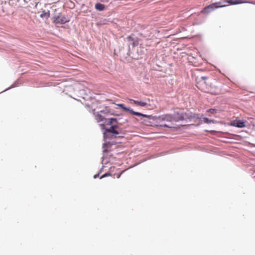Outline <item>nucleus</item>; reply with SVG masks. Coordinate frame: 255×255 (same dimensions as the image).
I'll use <instances>...</instances> for the list:
<instances>
[{"label": "nucleus", "instance_id": "1", "mask_svg": "<svg viewBox=\"0 0 255 255\" xmlns=\"http://www.w3.org/2000/svg\"><path fill=\"white\" fill-rule=\"evenodd\" d=\"M106 125L111 126L110 128H106L105 124H100L103 131L104 139H112L117 137H123L125 133L120 128L121 125L117 118H112L109 119Z\"/></svg>", "mask_w": 255, "mask_h": 255}, {"label": "nucleus", "instance_id": "2", "mask_svg": "<svg viewBox=\"0 0 255 255\" xmlns=\"http://www.w3.org/2000/svg\"><path fill=\"white\" fill-rule=\"evenodd\" d=\"M173 120H174V119H172L171 114H165L158 117L156 116V120L155 121L154 125H156V126H158L159 125V126L160 127L167 128H176V127L173 125H169L165 124H160V123L162 122L172 123L173 122Z\"/></svg>", "mask_w": 255, "mask_h": 255}, {"label": "nucleus", "instance_id": "3", "mask_svg": "<svg viewBox=\"0 0 255 255\" xmlns=\"http://www.w3.org/2000/svg\"><path fill=\"white\" fill-rule=\"evenodd\" d=\"M132 114L134 116H136L142 117L146 118L147 119V120H144V122L145 123H146V124L147 125L151 126L153 124H155L156 116L143 114L142 113L137 112H135V111H132Z\"/></svg>", "mask_w": 255, "mask_h": 255}, {"label": "nucleus", "instance_id": "4", "mask_svg": "<svg viewBox=\"0 0 255 255\" xmlns=\"http://www.w3.org/2000/svg\"><path fill=\"white\" fill-rule=\"evenodd\" d=\"M202 115L196 114L191 112H182V116L179 119L180 120L191 121L193 119H201Z\"/></svg>", "mask_w": 255, "mask_h": 255}, {"label": "nucleus", "instance_id": "5", "mask_svg": "<svg viewBox=\"0 0 255 255\" xmlns=\"http://www.w3.org/2000/svg\"><path fill=\"white\" fill-rule=\"evenodd\" d=\"M226 5L225 4H221V2H217L213 3L212 4H210L206 7H205L201 11L202 13L207 14L208 13L214 10V9L220 8V7H223L226 6Z\"/></svg>", "mask_w": 255, "mask_h": 255}, {"label": "nucleus", "instance_id": "6", "mask_svg": "<svg viewBox=\"0 0 255 255\" xmlns=\"http://www.w3.org/2000/svg\"><path fill=\"white\" fill-rule=\"evenodd\" d=\"M126 41L128 42V52L127 53V54L129 56V52L130 51V47L131 46L133 48L135 46L137 45L138 44V41L137 39L135 38H134L132 36H128L126 38Z\"/></svg>", "mask_w": 255, "mask_h": 255}, {"label": "nucleus", "instance_id": "7", "mask_svg": "<svg viewBox=\"0 0 255 255\" xmlns=\"http://www.w3.org/2000/svg\"><path fill=\"white\" fill-rule=\"evenodd\" d=\"M54 22L56 24H63L69 21L68 18L63 15H60L54 17Z\"/></svg>", "mask_w": 255, "mask_h": 255}, {"label": "nucleus", "instance_id": "8", "mask_svg": "<svg viewBox=\"0 0 255 255\" xmlns=\"http://www.w3.org/2000/svg\"><path fill=\"white\" fill-rule=\"evenodd\" d=\"M232 126L239 128H243L246 127L245 122L241 120H236L232 123Z\"/></svg>", "mask_w": 255, "mask_h": 255}, {"label": "nucleus", "instance_id": "9", "mask_svg": "<svg viewBox=\"0 0 255 255\" xmlns=\"http://www.w3.org/2000/svg\"><path fill=\"white\" fill-rule=\"evenodd\" d=\"M230 5H236L242 4L245 3H250V2L246 1V0H226L225 1Z\"/></svg>", "mask_w": 255, "mask_h": 255}, {"label": "nucleus", "instance_id": "10", "mask_svg": "<svg viewBox=\"0 0 255 255\" xmlns=\"http://www.w3.org/2000/svg\"><path fill=\"white\" fill-rule=\"evenodd\" d=\"M181 116H182V112H179V111H174L173 114L172 115V119H175V120H173V122H179L180 121H183V120H180L179 119Z\"/></svg>", "mask_w": 255, "mask_h": 255}, {"label": "nucleus", "instance_id": "11", "mask_svg": "<svg viewBox=\"0 0 255 255\" xmlns=\"http://www.w3.org/2000/svg\"><path fill=\"white\" fill-rule=\"evenodd\" d=\"M119 107L121 108L123 110L129 112L130 114H132V111H133L132 109H131L129 107H127L123 104H118L117 105Z\"/></svg>", "mask_w": 255, "mask_h": 255}, {"label": "nucleus", "instance_id": "12", "mask_svg": "<svg viewBox=\"0 0 255 255\" xmlns=\"http://www.w3.org/2000/svg\"><path fill=\"white\" fill-rule=\"evenodd\" d=\"M95 8L96 9L100 11H102L105 9V6L103 4H102L100 2H98L96 3L95 5Z\"/></svg>", "mask_w": 255, "mask_h": 255}, {"label": "nucleus", "instance_id": "13", "mask_svg": "<svg viewBox=\"0 0 255 255\" xmlns=\"http://www.w3.org/2000/svg\"><path fill=\"white\" fill-rule=\"evenodd\" d=\"M130 100L131 101H132L134 104L138 105L140 106L141 107H145L147 105V103L145 102L138 101L134 100H132V99H131Z\"/></svg>", "mask_w": 255, "mask_h": 255}, {"label": "nucleus", "instance_id": "14", "mask_svg": "<svg viewBox=\"0 0 255 255\" xmlns=\"http://www.w3.org/2000/svg\"><path fill=\"white\" fill-rule=\"evenodd\" d=\"M202 115V117L201 119H203L204 120V123L208 124H214L215 123V121L213 120H211L208 118H204L203 115Z\"/></svg>", "mask_w": 255, "mask_h": 255}, {"label": "nucleus", "instance_id": "15", "mask_svg": "<svg viewBox=\"0 0 255 255\" xmlns=\"http://www.w3.org/2000/svg\"><path fill=\"white\" fill-rule=\"evenodd\" d=\"M96 119L98 122H100L103 121L105 119V118L101 115L97 114V115L96 116Z\"/></svg>", "mask_w": 255, "mask_h": 255}, {"label": "nucleus", "instance_id": "16", "mask_svg": "<svg viewBox=\"0 0 255 255\" xmlns=\"http://www.w3.org/2000/svg\"><path fill=\"white\" fill-rule=\"evenodd\" d=\"M107 143H104L103 145V152L106 153L108 152V149L106 148Z\"/></svg>", "mask_w": 255, "mask_h": 255}, {"label": "nucleus", "instance_id": "17", "mask_svg": "<svg viewBox=\"0 0 255 255\" xmlns=\"http://www.w3.org/2000/svg\"><path fill=\"white\" fill-rule=\"evenodd\" d=\"M109 176H111V174L110 173L107 172V173H105L103 175H102L101 177H100V179H102L103 178H105L106 177Z\"/></svg>", "mask_w": 255, "mask_h": 255}, {"label": "nucleus", "instance_id": "18", "mask_svg": "<svg viewBox=\"0 0 255 255\" xmlns=\"http://www.w3.org/2000/svg\"><path fill=\"white\" fill-rule=\"evenodd\" d=\"M208 112H209L210 113L212 114H214L216 113L217 110L216 109H210L208 110Z\"/></svg>", "mask_w": 255, "mask_h": 255}, {"label": "nucleus", "instance_id": "19", "mask_svg": "<svg viewBox=\"0 0 255 255\" xmlns=\"http://www.w3.org/2000/svg\"><path fill=\"white\" fill-rule=\"evenodd\" d=\"M16 86L14 85V84H12L11 86H10L9 87H8V88L6 89L5 90L3 91H7L8 90H9L13 87H15Z\"/></svg>", "mask_w": 255, "mask_h": 255}, {"label": "nucleus", "instance_id": "20", "mask_svg": "<svg viewBox=\"0 0 255 255\" xmlns=\"http://www.w3.org/2000/svg\"><path fill=\"white\" fill-rule=\"evenodd\" d=\"M100 173V172H99L98 173H97V174H96L94 175V178L96 179V178H97V177H99V176Z\"/></svg>", "mask_w": 255, "mask_h": 255}, {"label": "nucleus", "instance_id": "21", "mask_svg": "<svg viewBox=\"0 0 255 255\" xmlns=\"http://www.w3.org/2000/svg\"><path fill=\"white\" fill-rule=\"evenodd\" d=\"M100 1L103 2H109V0H100Z\"/></svg>", "mask_w": 255, "mask_h": 255}, {"label": "nucleus", "instance_id": "22", "mask_svg": "<svg viewBox=\"0 0 255 255\" xmlns=\"http://www.w3.org/2000/svg\"><path fill=\"white\" fill-rule=\"evenodd\" d=\"M202 79H207V77H205V76H202L201 77Z\"/></svg>", "mask_w": 255, "mask_h": 255}, {"label": "nucleus", "instance_id": "23", "mask_svg": "<svg viewBox=\"0 0 255 255\" xmlns=\"http://www.w3.org/2000/svg\"><path fill=\"white\" fill-rule=\"evenodd\" d=\"M43 16H44V14H41L40 15V16H41V17H43Z\"/></svg>", "mask_w": 255, "mask_h": 255}, {"label": "nucleus", "instance_id": "24", "mask_svg": "<svg viewBox=\"0 0 255 255\" xmlns=\"http://www.w3.org/2000/svg\"><path fill=\"white\" fill-rule=\"evenodd\" d=\"M43 16H44V14H41L40 15V16H41V17H43Z\"/></svg>", "mask_w": 255, "mask_h": 255}]
</instances>
